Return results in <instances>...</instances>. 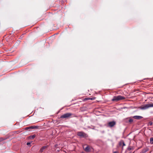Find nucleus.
Instances as JSON below:
<instances>
[{
    "label": "nucleus",
    "mask_w": 153,
    "mask_h": 153,
    "mask_svg": "<svg viewBox=\"0 0 153 153\" xmlns=\"http://www.w3.org/2000/svg\"><path fill=\"white\" fill-rule=\"evenodd\" d=\"M4 140V139H3V138L2 137L0 138V142L3 141Z\"/></svg>",
    "instance_id": "18"
},
{
    "label": "nucleus",
    "mask_w": 153,
    "mask_h": 153,
    "mask_svg": "<svg viewBox=\"0 0 153 153\" xmlns=\"http://www.w3.org/2000/svg\"><path fill=\"white\" fill-rule=\"evenodd\" d=\"M119 146H121L122 145V140H121L119 143Z\"/></svg>",
    "instance_id": "17"
},
{
    "label": "nucleus",
    "mask_w": 153,
    "mask_h": 153,
    "mask_svg": "<svg viewBox=\"0 0 153 153\" xmlns=\"http://www.w3.org/2000/svg\"><path fill=\"white\" fill-rule=\"evenodd\" d=\"M116 124V122L114 121L110 122L108 123V126L110 127H112Z\"/></svg>",
    "instance_id": "6"
},
{
    "label": "nucleus",
    "mask_w": 153,
    "mask_h": 153,
    "mask_svg": "<svg viewBox=\"0 0 153 153\" xmlns=\"http://www.w3.org/2000/svg\"><path fill=\"white\" fill-rule=\"evenodd\" d=\"M82 153H83V152H82Z\"/></svg>",
    "instance_id": "24"
},
{
    "label": "nucleus",
    "mask_w": 153,
    "mask_h": 153,
    "mask_svg": "<svg viewBox=\"0 0 153 153\" xmlns=\"http://www.w3.org/2000/svg\"><path fill=\"white\" fill-rule=\"evenodd\" d=\"M129 119V120H128V122L130 123H132V122H133V119H131L130 118V117H127V118H126L125 119V120H127V119Z\"/></svg>",
    "instance_id": "10"
},
{
    "label": "nucleus",
    "mask_w": 153,
    "mask_h": 153,
    "mask_svg": "<svg viewBox=\"0 0 153 153\" xmlns=\"http://www.w3.org/2000/svg\"><path fill=\"white\" fill-rule=\"evenodd\" d=\"M77 135L81 138H86L88 137L87 134L83 131L77 132Z\"/></svg>",
    "instance_id": "2"
},
{
    "label": "nucleus",
    "mask_w": 153,
    "mask_h": 153,
    "mask_svg": "<svg viewBox=\"0 0 153 153\" xmlns=\"http://www.w3.org/2000/svg\"><path fill=\"white\" fill-rule=\"evenodd\" d=\"M129 153H131V152Z\"/></svg>",
    "instance_id": "25"
},
{
    "label": "nucleus",
    "mask_w": 153,
    "mask_h": 153,
    "mask_svg": "<svg viewBox=\"0 0 153 153\" xmlns=\"http://www.w3.org/2000/svg\"><path fill=\"white\" fill-rule=\"evenodd\" d=\"M150 143L151 144H153V137H151L150 139Z\"/></svg>",
    "instance_id": "12"
},
{
    "label": "nucleus",
    "mask_w": 153,
    "mask_h": 153,
    "mask_svg": "<svg viewBox=\"0 0 153 153\" xmlns=\"http://www.w3.org/2000/svg\"><path fill=\"white\" fill-rule=\"evenodd\" d=\"M149 108V104L142 105L140 107V108L142 110H145Z\"/></svg>",
    "instance_id": "4"
},
{
    "label": "nucleus",
    "mask_w": 153,
    "mask_h": 153,
    "mask_svg": "<svg viewBox=\"0 0 153 153\" xmlns=\"http://www.w3.org/2000/svg\"><path fill=\"white\" fill-rule=\"evenodd\" d=\"M60 150L59 149H57V152H59V151H60Z\"/></svg>",
    "instance_id": "22"
},
{
    "label": "nucleus",
    "mask_w": 153,
    "mask_h": 153,
    "mask_svg": "<svg viewBox=\"0 0 153 153\" xmlns=\"http://www.w3.org/2000/svg\"><path fill=\"white\" fill-rule=\"evenodd\" d=\"M39 126H31L26 127L25 128L26 130L32 129H38Z\"/></svg>",
    "instance_id": "5"
},
{
    "label": "nucleus",
    "mask_w": 153,
    "mask_h": 153,
    "mask_svg": "<svg viewBox=\"0 0 153 153\" xmlns=\"http://www.w3.org/2000/svg\"><path fill=\"white\" fill-rule=\"evenodd\" d=\"M149 108L153 107V103H149Z\"/></svg>",
    "instance_id": "15"
},
{
    "label": "nucleus",
    "mask_w": 153,
    "mask_h": 153,
    "mask_svg": "<svg viewBox=\"0 0 153 153\" xmlns=\"http://www.w3.org/2000/svg\"><path fill=\"white\" fill-rule=\"evenodd\" d=\"M85 151L86 152H89L90 151V148L88 146H87L85 148Z\"/></svg>",
    "instance_id": "9"
},
{
    "label": "nucleus",
    "mask_w": 153,
    "mask_h": 153,
    "mask_svg": "<svg viewBox=\"0 0 153 153\" xmlns=\"http://www.w3.org/2000/svg\"><path fill=\"white\" fill-rule=\"evenodd\" d=\"M73 114L71 113H66L61 115L60 117L59 118H69Z\"/></svg>",
    "instance_id": "3"
},
{
    "label": "nucleus",
    "mask_w": 153,
    "mask_h": 153,
    "mask_svg": "<svg viewBox=\"0 0 153 153\" xmlns=\"http://www.w3.org/2000/svg\"><path fill=\"white\" fill-rule=\"evenodd\" d=\"M125 99V97L123 96L119 95L117 96H114L112 99V101H118L119 100Z\"/></svg>",
    "instance_id": "1"
},
{
    "label": "nucleus",
    "mask_w": 153,
    "mask_h": 153,
    "mask_svg": "<svg viewBox=\"0 0 153 153\" xmlns=\"http://www.w3.org/2000/svg\"><path fill=\"white\" fill-rule=\"evenodd\" d=\"M148 150V149H143L142 151V153H146V152H147Z\"/></svg>",
    "instance_id": "13"
},
{
    "label": "nucleus",
    "mask_w": 153,
    "mask_h": 153,
    "mask_svg": "<svg viewBox=\"0 0 153 153\" xmlns=\"http://www.w3.org/2000/svg\"><path fill=\"white\" fill-rule=\"evenodd\" d=\"M31 143V142H28L27 143V145L29 146H31V145H30V144Z\"/></svg>",
    "instance_id": "16"
},
{
    "label": "nucleus",
    "mask_w": 153,
    "mask_h": 153,
    "mask_svg": "<svg viewBox=\"0 0 153 153\" xmlns=\"http://www.w3.org/2000/svg\"><path fill=\"white\" fill-rule=\"evenodd\" d=\"M131 148L128 147V150H129V151L131 150Z\"/></svg>",
    "instance_id": "19"
},
{
    "label": "nucleus",
    "mask_w": 153,
    "mask_h": 153,
    "mask_svg": "<svg viewBox=\"0 0 153 153\" xmlns=\"http://www.w3.org/2000/svg\"><path fill=\"white\" fill-rule=\"evenodd\" d=\"M122 149H123V147L124 146H125L126 145V144H125L124 141L123 140H122Z\"/></svg>",
    "instance_id": "14"
},
{
    "label": "nucleus",
    "mask_w": 153,
    "mask_h": 153,
    "mask_svg": "<svg viewBox=\"0 0 153 153\" xmlns=\"http://www.w3.org/2000/svg\"><path fill=\"white\" fill-rule=\"evenodd\" d=\"M113 153H118L117 151H114L113 152Z\"/></svg>",
    "instance_id": "21"
},
{
    "label": "nucleus",
    "mask_w": 153,
    "mask_h": 153,
    "mask_svg": "<svg viewBox=\"0 0 153 153\" xmlns=\"http://www.w3.org/2000/svg\"><path fill=\"white\" fill-rule=\"evenodd\" d=\"M95 99V98H94V97H92V98H91V100H94Z\"/></svg>",
    "instance_id": "20"
},
{
    "label": "nucleus",
    "mask_w": 153,
    "mask_h": 153,
    "mask_svg": "<svg viewBox=\"0 0 153 153\" xmlns=\"http://www.w3.org/2000/svg\"><path fill=\"white\" fill-rule=\"evenodd\" d=\"M132 118L137 119V120H140L143 118V117L140 116H134L132 117Z\"/></svg>",
    "instance_id": "7"
},
{
    "label": "nucleus",
    "mask_w": 153,
    "mask_h": 153,
    "mask_svg": "<svg viewBox=\"0 0 153 153\" xmlns=\"http://www.w3.org/2000/svg\"><path fill=\"white\" fill-rule=\"evenodd\" d=\"M48 147V146H44L42 147L39 150V152H40L41 153L43 152L44 150L46 148H47Z\"/></svg>",
    "instance_id": "8"
},
{
    "label": "nucleus",
    "mask_w": 153,
    "mask_h": 153,
    "mask_svg": "<svg viewBox=\"0 0 153 153\" xmlns=\"http://www.w3.org/2000/svg\"><path fill=\"white\" fill-rule=\"evenodd\" d=\"M152 123H151L150 124V125H152Z\"/></svg>",
    "instance_id": "23"
},
{
    "label": "nucleus",
    "mask_w": 153,
    "mask_h": 153,
    "mask_svg": "<svg viewBox=\"0 0 153 153\" xmlns=\"http://www.w3.org/2000/svg\"><path fill=\"white\" fill-rule=\"evenodd\" d=\"M35 137H36L35 135L34 134L33 135H31V136H30L29 138L30 139L32 140V139H33Z\"/></svg>",
    "instance_id": "11"
}]
</instances>
